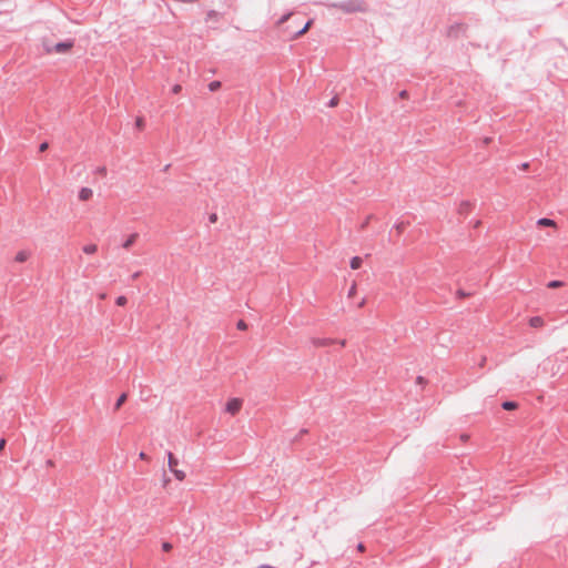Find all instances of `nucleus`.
I'll return each mask as SVG.
<instances>
[{"label": "nucleus", "instance_id": "nucleus-1", "mask_svg": "<svg viewBox=\"0 0 568 568\" xmlns=\"http://www.w3.org/2000/svg\"><path fill=\"white\" fill-rule=\"evenodd\" d=\"M43 45L47 53L63 54L68 53L73 48V41H65L53 44L50 41L44 40Z\"/></svg>", "mask_w": 568, "mask_h": 568}, {"label": "nucleus", "instance_id": "nucleus-2", "mask_svg": "<svg viewBox=\"0 0 568 568\" xmlns=\"http://www.w3.org/2000/svg\"><path fill=\"white\" fill-rule=\"evenodd\" d=\"M242 408V399L240 398H231L227 400L225 410L231 415H236Z\"/></svg>", "mask_w": 568, "mask_h": 568}, {"label": "nucleus", "instance_id": "nucleus-3", "mask_svg": "<svg viewBox=\"0 0 568 568\" xmlns=\"http://www.w3.org/2000/svg\"><path fill=\"white\" fill-rule=\"evenodd\" d=\"M336 339L329 337H312L311 343L314 347H327L335 344Z\"/></svg>", "mask_w": 568, "mask_h": 568}, {"label": "nucleus", "instance_id": "nucleus-4", "mask_svg": "<svg viewBox=\"0 0 568 568\" xmlns=\"http://www.w3.org/2000/svg\"><path fill=\"white\" fill-rule=\"evenodd\" d=\"M93 197V190L91 187H81L78 192V199L81 202H88Z\"/></svg>", "mask_w": 568, "mask_h": 568}, {"label": "nucleus", "instance_id": "nucleus-5", "mask_svg": "<svg viewBox=\"0 0 568 568\" xmlns=\"http://www.w3.org/2000/svg\"><path fill=\"white\" fill-rule=\"evenodd\" d=\"M139 239H140L139 233H131L130 235H128L125 241L122 243V246L126 248V247L136 245V244H139Z\"/></svg>", "mask_w": 568, "mask_h": 568}, {"label": "nucleus", "instance_id": "nucleus-6", "mask_svg": "<svg viewBox=\"0 0 568 568\" xmlns=\"http://www.w3.org/2000/svg\"><path fill=\"white\" fill-rule=\"evenodd\" d=\"M537 225L540 227H554V229L557 227L556 222L554 220L547 219V217L538 220Z\"/></svg>", "mask_w": 568, "mask_h": 568}, {"label": "nucleus", "instance_id": "nucleus-7", "mask_svg": "<svg viewBox=\"0 0 568 568\" xmlns=\"http://www.w3.org/2000/svg\"><path fill=\"white\" fill-rule=\"evenodd\" d=\"M544 324H545V322L541 316H532L529 318V325L534 328L542 327Z\"/></svg>", "mask_w": 568, "mask_h": 568}, {"label": "nucleus", "instance_id": "nucleus-8", "mask_svg": "<svg viewBox=\"0 0 568 568\" xmlns=\"http://www.w3.org/2000/svg\"><path fill=\"white\" fill-rule=\"evenodd\" d=\"M471 209H473L471 203H469V202L465 201V202H462V203L459 204V206H458V212H459L460 214H467V213H469V212L471 211Z\"/></svg>", "mask_w": 568, "mask_h": 568}, {"label": "nucleus", "instance_id": "nucleus-9", "mask_svg": "<svg viewBox=\"0 0 568 568\" xmlns=\"http://www.w3.org/2000/svg\"><path fill=\"white\" fill-rule=\"evenodd\" d=\"M178 463L179 462L174 457L173 453L172 452H168V464H169V468H170L171 471L176 468Z\"/></svg>", "mask_w": 568, "mask_h": 568}, {"label": "nucleus", "instance_id": "nucleus-10", "mask_svg": "<svg viewBox=\"0 0 568 568\" xmlns=\"http://www.w3.org/2000/svg\"><path fill=\"white\" fill-rule=\"evenodd\" d=\"M29 258V251H19L14 256V261L18 263H23Z\"/></svg>", "mask_w": 568, "mask_h": 568}, {"label": "nucleus", "instance_id": "nucleus-11", "mask_svg": "<svg viewBox=\"0 0 568 568\" xmlns=\"http://www.w3.org/2000/svg\"><path fill=\"white\" fill-rule=\"evenodd\" d=\"M362 263H363V258L359 257V256H354L352 260H351V267L353 270H357L362 266Z\"/></svg>", "mask_w": 568, "mask_h": 568}, {"label": "nucleus", "instance_id": "nucleus-12", "mask_svg": "<svg viewBox=\"0 0 568 568\" xmlns=\"http://www.w3.org/2000/svg\"><path fill=\"white\" fill-rule=\"evenodd\" d=\"M312 23H313V20H310L305 26H303V29H302V30H300V31H298V32L293 37V39H296V38H298V37L303 36V34H305V33L310 30V28H311Z\"/></svg>", "mask_w": 568, "mask_h": 568}, {"label": "nucleus", "instance_id": "nucleus-13", "mask_svg": "<svg viewBox=\"0 0 568 568\" xmlns=\"http://www.w3.org/2000/svg\"><path fill=\"white\" fill-rule=\"evenodd\" d=\"M128 396L125 393L121 394L115 402L114 409L118 410L126 400Z\"/></svg>", "mask_w": 568, "mask_h": 568}, {"label": "nucleus", "instance_id": "nucleus-14", "mask_svg": "<svg viewBox=\"0 0 568 568\" xmlns=\"http://www.w3.org/2000/svg\"><path fill=\"white\" fill-rule=\"evenodd\" d=\"M517 403L516 402H511V400H506L501 404V407L505 409V410H511V409H516L517 408Z\"/></svg>", "mask_w": 568, "mask_h": 568}, {"label": "nucleus", "instance_id": "nucleus-15", "mask_svg": "<svg viewBox=\"0 0 568 568\" xmlns=\"http://www.w3.org/2000/svg\"><path fill=\"white\" fill-rule=\"evenodd\" d=\"M174 477L179 480V481H182L185 479V473L183 470H180V469H173L172 470Z\"/></svg>", "mask_w": 568, "mask_h": 568}, {"label": "nucleus", "instance_id": "nucleus-16", "mask_svg": "<svg viewBox=\"0 0 568 568\" xmlns=\"http://www.w3.org/2000/svg\"><path fill=\"white\" fill-rule=\"evenodd\" d=\"M562 285H564V282L554 280V281H550L547 284V287H549V288H557V287H561Z\"/></svg>", "mask_w": 568, "mask_h": 568}, {"label": "nucleus", "instance_id": "nucleus-17", "mask_svg": "<svg viewBox=\"0 0 568 568\" xmlns=\"http://www.w3.org/2000/svg\"><path fill=\"white\" fill-rule=\"evenodd\" d=\"M220 88H221L220 81H212L209 83V90L212 92L217 91Z\"/></svg>", "mask_w": 568, "mask_h": 568}, {"label": "nucleus", "instance_id": "nucleus-18", "mask_svg": "<svg viewBox=\"0 0 568 568\" xmlns=\"http://www.w3.org/2000/svg\"><path fill=\"white\" fill-rule=\"evenodd\" d=\"M115 303L118 306H124L128 303V298L121 295L115 300Z\"/></svg>", "mask_w": 568, "mask_h": 568}, {"label": "nucleus", "instance_id": "nucleus-19", "mask_svg": "<svg viewBox=\"0 0 568 568\" xmlns=\"http://www.w3.org/2000/svg\"><path fill=\"white\" fill-rule=\"evenodd\" d=\"M236 327H237V329H240V331H245V329H247V324L245 323V321L240 320V321L236 323Z\"/></svg>", "mask_w": 568, "mask_h": 568}, {"label": "nucleus", "instance_id": "nucleus-20", "mask_svg": "<svg viewBox=\"0 0 568 568\" xmlns=\"http://www.w3.org/2000/svg\"><path fill=\"white\" fill-rule=\"evenodd\" d=\"M356 293V283H353V285L351 286L349 291H348V297H353Z\"/></svg>", "mask_w": 568, "mask_h": 568}, {"label": "nucleus", "instance_id": "nucleus-21", "mask_svg": "<svg viewBox=\"0 0 568 568\" xmlns=\"http://www.w3.org/2000/svg\"><path fill=\"white\" fill-rule=\"evenodd\" d=\"M416 383H417L418 385L424 386V385H426L427 381H426V378H425V377H423V376H417V378H416Z\"/></svg>", "mask_w": 568, "mask_h": 568}, {"label": "nucleus", "instance_id": "nucleus-22", "mask_svg": "<svg viewBox=\"0 0 568 568\" xmlns=\"http://www.w3.org/2000/svg\"><path fill=\"white\" fill-rule=\"evenodd\" d=\"M171 549H172V545H171L170 542L164 541V542L162 544V550H163V551H170Z\"/></svg>", "mask_w": 568, "mask_h": 568}, {"label": "nucleus", "instance_id": "nucleus-23", "mask_svg": "<svg viewBox=\"0 0 568 568\" xmlns=\"http://www.w3.org/2000/svg\"><path fill=\"white\" fill-rule=\"evenodd\" d=\"M181 90H182V87L180 84H175L172 88V93L173 94H179L181 92Z\"/></svg>", "mask_w": 568, "mask_h": 568}, {"label": "nucleus", "instance_id": "nucleus-24", "mask_svg": "<svg viewBox=\"0 0 568 568\" xmlns=\"http://www.w3.org/2000/svg\"><path fill=\"white\" fill-rule=\"evenodd\" d=\"M139 457H140V459H142V460H148V459H149L148 455H146L144 452H141V453L139 454Z\"/></svg>", "mask_w": 568, "mask_h": 568}, {"label": "nucleus", "instance_id": "nucleus-25", "mask_svg": "<svg viewBox=\"0 0 568 568\" xmlns=\"http://www.w3.org/2000/svg\"><path fill=\"white\" fill-rule=\"evenodd\" d=\"M486 361H487L486 356H483V357H481V359H480V362H479V364H478V365H479V367H484V366H485V364H486Z\"/></svg>", "mask_w": 568, "mask_h": 568}, {"label": "nucleus", "instance_id": "nucleus-26", "mask_svg": "<svg viewBox=\"0 0 568 568\" xmlns=\"http://www.w3.org/2000/svg\"><path fill=\"white\" fill-rule=\"evenodd\" d=\"M39 149L41 152H44L48 149V143L47 142L42 143Z\"/></svg>", "mask_w": 568, "mask_h": 568}, {"label": "nucleus", "instance_id": "nucleus-27", "mask_svg": "<svg viewBox=\"0 0 568 568\" xmlns=\"http://www.w3.org/2000/svg\"><path fill=\"white\" fill-rule=\"evenodd\" d=\"M335 343H338L342 347L346 345V339H336Z\"/></svg>", "mask_w": 568, "mask_h": 568}, {"label": "nucleus", "instance_id": "nucleus-28", "mask_svg": "<svg viewBox=\"0 0 568 568\" xmlns=\"http://www.w3.org/2000/svg\"><path fill=\"white\" fill-rule=\"evenodd\" d=\"M288 17H290V14L284 16V17L278 21V23H280V24L284 23V22L288 19Z\"/></svg>", "mask_w": 568, "mask_h": 568}, {"label": "nucleus", "instance_id": "nucleus-29", "mask_svg": "<svg viewBox=\"0 0 568 568\" xmlns=\"http://www.w3.org/2000/svg\"><path fill=\"white\" fill-rule=\"evenodd\" d=\"M4 445H6V439H1L0 440V450H2L4 448Z\"/></svg>", "mask_w": 568, "mask_h": 568}, {"label": "nucleus", "instance_id": "nucleus-30", "mask_svg": "<svg viewBox=\"0 0 568 568\" xmlns=\"http://www.w3.org/2000/svg\"><path fill=\"white\" fill-rule=\"evenodd\" d=\"M216 219H217V217H216V214H212V215L210 216V221H211L212 223L216 222Z\"/></svg>", "mask_w": 568, "mask_h": 568}, {"label": "nucleus", "instance_id": "nucleus-31", "mask_svg": "<svg viewBox=\"0 0 568 568\" xmlns=\"http://www.w3.org/2000/svg\"><path fill=\"white\" fill-rule=\"evenodd\" d=\"M458 296L460 297H465V296H468V294L464 293L463 291H458L457 292Z\"/></svg>", "mask_w": 568, "mask_h": 568}, {"label": "nucleus", "instance_id": "nucleus-32", "mask_svg": "<svg viewBox=\"0 0 568 568\" xmlns=\"http://www.w3.org/2000/svg\"><path fill=\"white\" fill-rule=\"evenodd\" d=\"M357 549H358L359 551H364L365 547H364V545L361 542V544H358V545H357Z\"/></svg>", "mask_w": 568, "mask_h": 568}, {"label": "nucleus", "instance_id": "nucleus-33", "mask_svg": "<svg viewBox=\"0 0 568 568\" xmlns=\"http://www.w3.org/2000/svg\"><path fill=\"white\" fill-rule=\"evenodd\" d=\"M105 297H106V294H105V293H101V294L99 295V298H100V300H104Z\"/></svg>", "mask_w": 568, "mask_h": 568}, {"label": "nucleus", "instance_id": "nucleus-34", "mask_svg": "<svg viewBox=\"0 0 568 568\" xmlns=\"http://www.w3.org/2000/svg\"><path fill=\"white\" fill-rule=\"evenodd\" d=\"M136 125H138V126H142V120H141V119H139V120L136 121Z\"/></svg>", "mask_w": 568, "mask_h": 568}, {"label": "nucleus", "instance_id": "nucleus-35", "mask_svg": "<svg viewBox=\"0 0 568 568\" xmlns=\"http://www.w3.org/2000/svg\"><path fill=\"white\" fill-rule=\"evenodd\" d=\"M364 304H365V300H362V302H359L358 306L362 307V306H364Z\"/></svg>", "mask_w": 568, "mask_h": 568}, {"label": "nucleus", "instance_id": "nucleus-36", "mask_svg": "<svg viewBox=\"0 0 568 568\" xmlns=\"http://www.w3.org/2000/svg\"><path fill=\"white\" fill-rule=\"evenodd\" d=\"M138 276H139V272L134 273V274L132 275V278L134 280V278H136Z\"/></svg>", "mask_w": 568, "mask_h": 568}, {"label": "nucleus", "instance_id": "nucleus-37", "mask_svg": "<svg viewBox=\"0 0 568 568\" xmlns=\"http://www.w3.org/2000/svg\"><path fill=\"white\" fill-rule=\"evenodd\" d=\"M47 464H48L49 466H52V465H53V462H52L51 459H49V460L47 462Z\"/></svg>", "mask_w": 568, "mask_h": 568}, {"label": "nucleus", "instance_id": "nucleus-38", "mask_svg": "<svg viewBox=\"0 0 568 568\" xmlns=\"http://www.w3.org/2000/svg\"><path fill=\"white\" fill-rule=\"evenodd\" d=\"M467 438H468V436H467V435H462V439H463V440H466Z\"/></svg>", "mask_w": 568, "mask_h": 568}]
</instances>
